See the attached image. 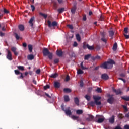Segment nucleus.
Wrapping results in <instances>:
<instances>
[{"label": "nucleus", "mask_w": 129, "mask_h": 129, "mask_svg": "<svg viewBox=\"0 0 129 129\" xmlns=\"http://www.w3.org/2000/svg\"><path fill=\"white\" fill-rule=\"evenodd\" d=\"M42 53L43 56H48V58L50 60H52L53 59V53L50 52L48 48H44L42 51Z\"/></svg>", "instance_id": "nucleus-1"}, {"label": "nucleus", "mask_w": 129, "mask_h": 129, "mask_svg": "<svg viewBox=\"0 0 129 129\" xmlns=\"http://www.w3.org/2000/svg\"><path fill=\"white\" fill-rule=\"evenodd\" d=\"M113 66L111 63H108L107 61H105L100 66L101 68H103L104 69H110L112 68Z\"/></svg>", "instance_id": "nucleus-2"}, {"label": "nucleus", "mask_w": 129, "mask_h": 129, "mask_svg": "<svg viewBox=\"0 0 129 129\" xmlns=\"http://www.w3.org/2000/svg\"><path fill=\"white\" fill-rule=\"evenodd\" d=\"M107 96L108 98L107 99V102H108V103L110 104H112V103H113L114 102V98L113 97L114 95L108 94Z\"/></svg>", "instance_id": "nucleus-3"}, {"label": "nucleus", "mask_w": 129, "mask_h": 129, "mask_svg": "<svg viewBox=\"0 0 129 129\" xmlns=\"http://www.w3.org/2000/svg\"><path fill=\"white\" fill-rule=\"evenodd\" d=\"M47 24L48 28H52V27H57V26H58V23H57L56 21H53L51 23L50 20H48Z\"/></svg>", "instance_id": "nucleus-4"}, {"label": "nucleus", "mask_w": 129, "mask_h": 129, "mask_svg": "<svg viewBox=\"0 0 129 129\" xmlns=\"http://www.w3.org/2000/svg\"><path fill=\"white\" fill-rule=\"evenodd\" d=\"M83 49H88L90 51H92V50H94V46H90L89 44H84L83 45Z\"/></svg>", "instance_id": "nucleus-5"}, {"label": "nucleus", "mask_w": 129, "mask_h": 129, "mask_svg": "<svg viewBox=\"0 0 129 129\" xmlns=\"http://www.w3.org/2000/svg\"><path fill=\"white\" fill-rule=\"evenodd\" d=\"M7 52L8 53L7 55V59L9 60V61H12V60H13V58L12 57V52H11V51L8 49H7Z\"/></svg>", "instance_id": "nucleus-6"}, {"label": "nucleus", "mask_w": 129, "mask_h": 129, "mask_svg": "<svg viewBox=\"0 0 129 129\" xmlns=\"http://www.w3.org/2000/svg\"><path fill=\"white\" fill-rule=\"evenodd\" d=\"M64 112L67 116H70V115H72V112H71V110H70V107H68L66 109Z\"/></svg>", "instance_id": "nucleus-7"}, {"label": "nucleus", "mask_w": 129, "mask_h": 129, "mask_svg": "<svg viewBox=\"0 0 129 129\" xmlns=\"http://www.w3.org/2000/svg\"><path fill=\"white\" fill-rule=\"evenodd\" d=\"M33 22H35V17H31L29 21V23L31 27H34V23H33Z\"/></svg>", "instance_id": "nucleus-8"}, {"label": "nucleus", "mask_w": 129, "mask_h": 129, "mask_svg": "<svg viewBox=\"0 0 129 129\" xmlns=\"http://www.w3.org/2000/svg\"><path fill=\"white\" fill-rule=\"evenodd\" d=\"M68 54L70 56V57H71V58H75V53H74V51L72 50H70L69 51Z\"/></svg>", "instance_id": "nucleus-9"}, {"label": "nucleus", "mask_w": 129, "mask_h": 129, "mask_svg": "<svg viewBox=\"0 0 129 129\" xmlns=\"http://www.w3.org/2000/svg\"><path fill=\"white\" fill-rule=\"evenodd\" d=\"M94 119V116L92 115H89V117L86 119L87 121H92Z\"/></svg>", "instance_id": "nucleus-10"}, {"label": "nucleus", "mask_w": 129, "mask_h": 129, "mask_svg": "<svg viewBox=\"0 0 129 129\" xmlns=\"http://www.w3.org/2000/svg\"><path fill=\"white\" fill-rule=\"evenodd\" d=\"M101 78H102V79H103L104 80H107V79H108V78H109V77H108V75H107V74H103L101 75Z\"/></svg>", "instance_id": "nucleus-11"}, {"label": "nucleus", "mask_w": 129, "mask_h": 129, "mask_svg": "<svg viewBox=\"0 0 129 129\" xmlns=\"http://www.w3.org/2000/svg\"><path fill=\"white\" fill-rule=\"evenodd\" d=\"M113 92H115V93H116V95L121 94V91L120 90V89L116 90L115 89H113Z\"/></svg>", "instance_id": "nucleus-12"}, {"label": "nucleus", "mask_w": 129, "mask_h": 129, "mask_svg": "<svg viewBox=\"0 0 129 129\" xmlns=\"http://www.w3.org/2000/svg\"><path fill=\"white\" fill-rule=\"evenodd\" d=\"M56 53L57 56H58V57H62V56H63V51H62V50H57Z\"/></svg>", "instance_id": "nucleus-13"}, {"label": "nucleus", "mask_w": 129, "mask_h": 129, "mask_svg": "<svg viewBox=\"0 0 129 129\" xmlns=\"http://www.w3.org/2000/svg\"><path fill=\"white\" fill-rule=\"evenodd\" d=\"M54 86L55 88H60L61 84L57 81H55L54 83Z\"/></svg>", "instance_id": "nucleus-14"}, {"label": "nucleus", "mask_w": 129, "mask_h": 129, "mask_svg": "<svg viewBox=\"0 0 129 129\" xmlns=\"http://www.w3.org/2000/svg\"><path fill=\"white\" fill-rule=\"evenodd\" d=\"M115 117V116H114V115H112V117L109 119V122H110V123H114Z\"/></svg>", "instance_id": "nucleus-15"}, {"label": "nucleus", "mask_w": 129, "mask_h": 129, "mask_svg": "<svg viewBox=\"0 0 129 129\" xmlns=\"http://www.w3.org/2000/svg\"><path fill=\"white\" fill-rule=\"evenodd\" d=\"M58 73H54V74H52L51 75L49 76V77H50L51 78H57V77H58Z\"/></svg>", "instance_id": "nucleus-16"}, {"label": "nucleus", "mask_w": 129, "mask_h": 129, "mask_svg": "<svg viewBox=\"0 0 129 129\" xmlns=\"http://www.w3.org/2000/svg\"><path fill=\"white\" fill-rule=\"evenodd\" d=\"M76 9H77L76 5H75L71 10L72 14H75V12H76Z\"/></svg>", "instance_id": "nucleus-17"}, {"label": "nucleus", "mask_w": 129, "mask_h": 129, "mask_svg": "<svg viewBox=\"0 0 129 129\" xmlns=\"http://www.w3.org/2000/svg\"><path fill=\"white\" fill-rule=\"evenodd\" d=\"M18 28L20 30V31H23L25 30V26L21 24L18 26Z\"/></svg>", "instance_id": "nucleus-18"}, {"label": "nucleus", "mask_w": 129, "mask_h": 129, "mask_svg": "<svg viewBox=\"0 0 129 129\" xmlns=\"http://www.w3.org/2000/svg\"><path fill=\"white\" fill-rule=\"evenodd\" d=\"M102 37L103 38H102L101 39V41H102L103 42H104V43H107V39L106 38H105V35H104V34H102Z\"/></svg>", "instance_id": "nucleus-19"}, {"label": "nucleus", "mask_w": 129, "mask_h": 129, "mask_svg": "<svg viewBox=\"0 0 129 129\" xmlns=\"http://www.w3.org/2000/svg\"><path fill=\"white\" fill-rule=\"evenodd\" d=\"M74 102L76 105H77V106L79 105V99H78V98H75Z\"/></svg>", "instance_id": "nucleus-20"}, {"label": "nucleus", "mask_w": 129, "mask_h": 129, "mask_svg": "<svg viewBox=\"0 0 129 129\" xmlns=\"http://www.w3.org/2000/svg\"><path fill=\"white\" fill-rule=\"evenodd\" d=\"M64 11H65V8H59L57 10V12L59 14H62V13H63V12H64Z\"/></svg>", "instance_id": "nucleus-21"}, {"label": "nucleus", "mask_w": 129, "mask_h": 129, "mask_svg": "<svg viewBox=\"0 0 129 129\" xmlns=\"http://www.w3.org/2000/svg\"><path fill=\"white\" fill-rule=\"evenodd\" d=\"M76 112V114L80 115L81 114H82V113H83V110H77Z\"/></svg>", "instance_id": "nucleus-22"}, {"label": "nucleus", "mask_w": 129, "mask_h": 129, "mask_svg": "<svg viewBox=\"0 0 129 129\" xmlns=\"http://www.w3.org/2000/svg\"><path fill=\"white\" fill-rule=\"evenodd\" d=\"M122 99H123V100H125V101H129V96H123L121 97Z\"/></svg>", "instance_id": "nucleus-23"}, {"label": "nucleus", "mask_w": 129, "mask_h": 129, "mask_svg": "<svg viewBox=\"0 0 129 129\" xmlns=\"http://www.w3.org/2000/svg\"><path fill=\"white\" fill-rule=\"evenodd\" d=\"M63 91H64V92H66V93H70V92H71L72 90H71V89H70L69 88H64L63 89Z\"/></svg>", "instance_id": "nucleus-24"}, {"label": "nucleus", "mask_w": 129, "mask_h": 129, "mask_svg": "<svg viewBox=\"0 0 129 129\" xmlns=\"http://www.w3.org/2000/svg\"><path fill=\"white\" fill-rule=\"evenodd\" d=\"M107 62L112 65H114L115 64V62H114V61L111 59H109V60L107 61Z\"/></svg>", "instance_id": "nucleus-25"}, {"label": "nucleus", "mask_w": 129, "mask_h": 129, "mask_svg": "<svg viewBox=\"0 0 129 129\" xmlns=\"http://www.w3.org/2000/svg\"><path fill=\"white\" fill-rule=\"evenodd\" d=\"M27 59L28 60H33L34 59V55L33 54H30L27 56Z\"/></svg>", "instance_id": "nucleus-26"}, {"label": "nucleus", "mask_w": 129, "mask_h": 129, "mask_svg": "<svg viewBox=\"0 0 129 129\" xmlns=\"http://www.w3.org/2000/svg\"><path fill=\"white\" fill-rule=\"evenodd\" d=\"M104 121V118H99L97 121L98 123H102Z\"/></svg>", "instance_id": "nucleus-27"}, {"label": "nucleus", "mask_w": 129, "mask_h": 129, "mask_svg": "<svg viewBox=\"0 0 129 129\" xmlns=\"http://www.w3.org/2000/svg\"><path fill=\"white\" fill-rule=\"evenodd\" d=\"M71 117L72 119H73V120H77V119L79 118V116L75 115H72Z\"/></svg>", "instance_id": "nucleus-28"}, {"label": "nucleus", "mask_w": 129, "mask_h": 129, "mask_svg": "<svg viewBox=\"0 0 129 129\" xmlns=\"http://www.w3.org/2000/svg\"><path fill=\"white\" fill-rule=\"evenodd\" d=\"M28 49H29V52H30V53H32V52H33V45L31 44H29Z\"/></svg>", "instance_id": "nucleus-29"}, {"label": "nucleus", "mask_w": 129, "mask_h": 129, "mask_svg": "<svg viewBox=\"0 0 129 129\" xmlns=\"http://www.w3.org/2000/svg\"><path fill=\"white\" fill-rule=\"evenodd\" d=\"M113 50L114 51H116L117 50V43L115 42L113 46Z\"/></svg>", "instance_id": "nucleus-30"}, {"label": "nucleus", "mask_w": 129, "mask_h": 129, "mask_svg": "<svg viewBox=\"0 0 129 129\" xmlns=\"http://www.w3.org/2000/svg\"><path fill=\"white\" fill-rule=\"evenodd\" d=\"M64 101L66 102H68V101H69V100H70V99L69 98V96L66 95L64 96Z\"/></svg>", "instance_id": "nucleus-31"}, {"label": "nucleus", "mask_w": 129, "mask_h": 129, "mask_svg": "<svg viewBox=\"0 0 129 129\" xmlns=\"http://www.w3.org/2000/svg\"><path fill=\"white\" fill-rule=\"evenodd\" d=\"M76 37L78 42H80V41H81V38L80 37V35H79V34H76Z\"/></svg>", "instance_id": "nucleus-32"}, {"label": "nucleus", "mask_w": 129, "mask_h": 129, "mask_svg": "<svg viewBox=\"0 0 129 129\" xmlns=\"http://www.w3.org/2000/svg\"><path fill=\"white\" fill-rule=\"evenodd\" d=\"M93 98L95 101H98V100H100L101 99V97H96V96H93Z\"/></svg>", "instance_id": "nucleus-33"}, {"label": "nucleus", "mask_w": 129, "mask_h": 129, "mask_svg": "<svg viewBox=\"0 0 129 129\" xmlns=\"http://www.w3.org/2000/svg\"><path fill=\"white\" fill-rule=\"evenodd\" d=\"M17 68L19 69V70H21V71H24V70H25L24 66H17Z\"/></svg>", "instance_id": "nucleus-34"}, {"label": "nucleus", "mask_w": 129, "mask_h": 129, "mask_svg": "<svg viewBox=\"0 0 129 129\" xmlns=\"http://www.w3.org/2000/svg\"><path fill=\"white\" fill-rule=\"evenodd\" d=\"M39 15H40V16H42V17H44V19H47V17H48V15L47 14H45L42 12H40Z\"/></svg>", "instance_id": "nucleus-35"}, {"label": "nucleus", "mask_w": 129, "mask_h": 129, "mask_svg": "<svg viewBox=\"0 0 129 129\" xmlns=\"http://www.w3.org/2000/svg\"><path fill=\"white\" fill-rule=\"evenodd\" d=\"M91 57V54H87L85 55L84 60H88Z\"/></svg>", "instance_id": "nucleus-36"}, {"label": "nucleus", "mask_w": 129, "mask_h": 129, "mask_svg": "<svg viewBox=\"0 0 129 129\" xmlns=\"http://www.w3.org/2000/svg\"><path fill=\"white\" fill-rule=\"evenodd\" d=\"M53 7H54V10H57L58 8V6H57V2H53Z\"/></svg>", "instance_id": "nucleus-37"}, {"label": "nucleus", "mask_w": 129, "mask_h": 129, "mask_svg": "<svg viewBox=\"0 0 129 129\" xmlns=\"http://www.w3.org/2000/svg\"><path fill=\"white\" fill-rule=\"evenodd\" d=\"M109 35L110 37H113V35H114V32H113V31H109Z\"/></svg>", "instance_id": "nucleus-38"}, {"label": "nucleus", "mask_w": 129, "mask_h": 129, "mask_svg": "<svg viewBox=\"0 0 129 129\" xmlns=\"http://www.w3.org/2000/svg\"><path fill=\"white\" fill-rule=\"evenodd\" d=\"M96 91H97L98 93H101L102 92V90L100 88H97V89H96Z\"/></svg>", "instance_id": "nucleus-39"}, {"label": "nucleus", "mask_w": 129, "mask_h": 129, "mask_svg": "<svg viewBox=\"0 0 129 129\" xmlns=\"http://www.w3.org/2000/svg\"><path fill=\"white\" fill-rule=\"evenodd\" d=\"M20 76L18 77V79H24V74L23 73H20Z\"/></svg>", "instance_id": "nucleus-40"}, {"label": "nucleus", "mask_w": 129, "mask_h": 129, "mask_svg": "<svg viewBox=\"0 0 129 129\" xmlns=\"http://www.w3.org/2000/svg\"><path fill=\"white\" fill-rule=\"evenodd\" d=\"M14 72L16 75H20L21 73V72H20V71H19L18 70H15Z\"/></svg>", "instance_id": "nucleus-41"}, {"label": "nucleus", "mask_w": 129, "mask_h": 129, "mask_svg": "<svg viewBox=\"0 0 129 129\" xmlns=\"http://www.w3.org/2000/svg\"><path fill=\"white\" fill-rule=\"evenodd\" d=\"M81 68L82 69V70H85L86 69H87V68L83 66V62H82L81 63Z\"/></svg>", "instance_id": "nucleus-42"}, {"label": "nucleus", "mask_w": 129, "mask_h": 129, "mask_svg": "<svg viewBox=\"0 0 129 129\" xmlns=\"http://www.w3.org/2000/svg\"><path fill=\"white\" fill-rule=\"evenodd\" d=\"M83 71H82L81 69H79L77 71L78 74H83Z\"/></svg>", "instance_id": "nucleus-43"}, {"label": "nucleus", "mask_w": 129, "mask_h": 129, "mask_svg": "<svg viewBox=\"0 0 129 129\" xmlns=\"http://www.w3.org/2000/svg\"><path fill=\"white\" fill-rule=\"evenodd\" d=\"M89 104L91 106H95V102H93V101H91L90 103H89Z\"/></svg>", "instance_id": "nucleus-44"}, {"label": "nucleus", "mask_w": 129, "mask_h": 129, "mask_svg": "<svg viewBox=\"0 0 129 129\" xmlns=\"http://www.w3.org/2000/svg\"><path fill=\"white\" fill-rule=\"evenodd\" d=\"M30 7L31 8L32 11L34 12V11H35V10L36 9L35 6H34V5H31Z\"/></svg>", "instance_id": "nucleus-45"}, {"label": "nucleus", "mask_w": 129, "mask_h": 129, "mask_svg": "<svg viewBox=\"0 0 129 129\" xmlns=\"http://www.w3.org/2000/svg\"><path fill=\"white\" fill-rule=\"evenodd\" d=\"M122 107L124 109L125 111H128V109H127V106L125 105H122Z\"/></svg>", "instance_id": "nucleus-46"}, {"label": "nucleus", "mask_w": 129, "mask_h": 129, "mask_svg": "<svg viewBox=\"0 0 129 129\" xmlns=\"http://www.w3.org/2000/svg\"><path fill=\"white\" fill-rule=\"evenodd\" d=\"M84 83H83V80H81L80 82V87H83Z\"/></svg>", "instance_id": "nucleus-47"}, {"label": "nucleus", "mask_w": 129, "mask_h": 129, "mask_svg": "<svg viewBox=\"0 0 129 129\" xmlns=\"http://www.w3.org/2000/svg\"><path fill=\"white\" fill-rule=\"evenodd\" d=\"M3 12L4 14H9V13H10L9 10H7L6 8H4Z\"/></svg>", "instance_id": "nucleus-48"}, {"label": "nucleus", "mask_w": 129, "mask_h": 129, "mask_svg": "<svg viewBox=\"0 0 129 129\" xmlns=\"http://www.w3.org/2000/svg\"><path fill=\"white\" fill-rule=\"evenodd\" d=\"M11 51H12V52H13V53L15 52H16V51H17V48H16V47H12L11 48Z\"/></svg>", "instance_id": "nucleus-49"}, {"label": "nucleus", "mask_w": 129, "mask_h": 129, "mask_svg": "<svg viewBox=\"0 0 129 129\" xmlns=\"http://www.w3.org/2000/svg\"><path fill=\"white\" fill-rule=\"evenodd\" d=\"M124 32L125 33V34H127V33H128V28L125 27L124 29Z\"/></svg>", "instance_id": "nucleus-50"}, {"label": "nucleus", "mask_w": 129, "mask_h": 129, "mask_svg": "<svg viewBox=\"0 0 129 129\" xmlns=\"http://www.w3.org/2000/svg\"><path fill=\"white\" fill-rule=\"evenodd\" d=\"M43 88L44 90H47V89L50 88V86H49V85H46L43 87Z\"/></svg>", "instance_id": "nucleus-51"}, {"label": "nucleus", "mask_w": 129, "mask_h": 129, "mask_svg": "<svg viewBox=\"0 0 129 129\" xmlns=\"http://www.w3.org/2000/svg\"><path fill=\"white\" fill-rule=\"evenodd\" d=\"M95 104L97 105H101V102L97 101L95 102Z\"/></svg>", "instance_id": "nucleus-52"}, {"label": "nucleus", "mask_w": 129, "mask_h": 129, "mask_svg": "<svg viewBox=\"0 0 129 129\" xmlns=\"http://www.w3.org/2000/svg\"><path fill=\"white\" fill-rule=\"evenodd\" d=\"M85 98H86V99H87V100H90V96L86 95L85 96Z\"/></svg>", "instance_id": "nucleus-53"}, {"label": "nucleus", "mask_w": 129, "mask_h": 129, "mask_svg": "<svg viewBox=\"0 0 129 129\" xmlns=\"http://www.w3.org/2000/svg\"><path fill=\"white\" fill-rule=\"evenodd\" d=\"M65 80L66 81H69V80H70V77H69V75H67L66 77V79H65Z\"/></svg>", "instance_id": "nucleus-54"}, {"label": "nucleus", "mask_w": 129, "mask_h": 129, "mask_svg": "<svg viewBox=\"0 0 129 129\" xmlns=\"http://www.w3.org/2000/svg\"><path fill=\"white\" fill-rule=\"evenodd\" d=\"M15 35L16 40H19L20 39V36H19V35H18V34L17 33H15Z\"/></svg>", "instance_id": "nucleus-55"}, {"label": "nucleus", "mask_w": 129, "mask_h": 129, "mask_svg": "<svg viewBox=\"0 0 129 129\" xmlns=\"http://www.w3.org/2000/svg\"><path fill=\"white\" fill-rule=\"evenodd\" d=\"M67 27L69 28V29H71V30H73V26L72 25H68Z\"/></svg>", "instance_id": "nucleus-56"}, {"label": "nucleus", "mask_w": 129, "mask_h": 129, "mask_svg": "<svg viewBox=\"0 0 129 129\" xmlns=\"http://www.w3.org/2000/svg\"><path fill=\"white\" fill-rule=\"evenodd\" d=\"M54 64H58L59 62V59L58 58H56L54 60Z\"/></svg>", "instance_id": "nucleus-57"}, {"label": "nucleus", "mask_w": 129, "mask_h": 129, "mask_svg": "<svg viewBox=\"0 0 129 129\" xmlns=\"http://www.w3.org/2000/svg\"><path fill=\"white\" fill-rule=\"evenodd\" d=\"M36 74H40V73H41V70L40 69H37L36 71Z\"/></svg>", "instance_id": "nucleus-58"}, {"label": "nucleus", "mask_w": 129, "mask_h": 129, "mask_svg": "<svg viewBox=\"0 0 129 129\" xmlns=\"http://www.w3.org/2000/svg\"><path fill=\"white\" fill-rule=\"evenodd\" d=\"M118 116L121 119H122V118H123V115L122 114H119Z\"/></svg>", "instance_id": "nucleus-59"}, {"label": "nucleus", "mask_w": 129, "mask_h": 129, "mask_svg": "<svg viewBox=\"0 0 129 129\" xmlns=\"http://www.w3.org/2000/svg\"><path fill=\"white\" fill-rule=\"evenodd\" d=\"M100 21H103L104 20V17H103V15H101L100 17Z\"/></svg>", "instance_id": "nucleus-60"}, {"label": "nucleus", "mask_w": 129, "mask_h": 129, "mask_svg": "<svg viewBox=\"0 0 129 129\" xmlns=\"http://www.w3.org/2000/svg\"><path fill=\"white\" fill-rule=\"evenodd\" d=\"M124 36L125 37V38L126 39H129V35H126V34L124 33Z\"/></svg>", "instance_id": "nucleus-61"}, {"label": "nucleus", "mask_w": 129, "mask_h": 129, "mask_svg": "<svg viewBox=\"0 0 129 129\" xmlns=\"http://www.w3.org/2000/svg\"><path fill=\"white\" fill-rule=\"evenodd\" d=\"M120 77H125V74L121 73L120 74Z\"/></svg>", "instance_id": "nucleus-62"}, {"label": "nucleus", "mask_w": 129, "mask_h": 129, "mask_svg": "<svg viewBox=\"0 0 129 129\" xmlns=\"http://www.w3.org/2000/svg\"><path fill=\"white\" fill-rule=\"evenodd\" d=\"M87 18H86V15H84L83 17V21H86Z\"/></svg>", "instance_id": "nucleus-63"}, {"label": "nucleus", "mask_w": 129, "mask_h": 129, "mask_svg": "<svg viewBox=\"0 0 129 129\" xmlns=\"http://www.w3.org/2000/svg\"><path fill=\"white\" fill-rule=\"evenodd\" d=\"M124 129H129V125H125L124 127Z\"/></svg>", "instance_id": "nucleus-64"}]
</instances>
